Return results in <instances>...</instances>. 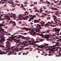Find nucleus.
I'll use <instances>...</instances> for the list:
<instances>
[{
    "label": "nucleus",
    "instance_id": "f257e3e1",
    "mask_svg": "<svg viewBox=\"0 0 61 61\" xmlns=\"http://www.w3.org/2000/svg\"><path fill=\"white\" fill-rule=\"evenodd\" d=\"M6 48H7V49H10V50H15V51H19V50H15V48H14L15 47V46H14L12 47H11L9 48L10 47H11V46L10 45H6Z\"/></svg>",
    "mask_w": 61,
    "mask_h": 61
},
{
    "label": "nucleus",
    "instance_id": "f03ea898",
    "mask_svg": "<svg viewBox=\"0 0 61 61\" xmlns=\"http://www.w3.org/2000/svg\"><path fill=\"white\" fill-rule=\"evenodd\" d=\"M17 43H20L18 44V45H20L21 44H22L23 45H25L26 43H27V42L26 41H23V42H22L21 41H20V40H17L16 42Z\"/></svg>",
    "mask_w": 61,
    "mask_h": 61
},
{
    "label": "nucleus",
    "instance_id": "7ed1b4c3",
    "mask_svg": "<svg viewBox=\"0 0 61 61\" xmlns=\"http://www.w3.org/2000/svg\"><path fill=\"white\" fill-rule=\"evenodd\" d=\"M40 35L42 37H44V36L46 38V39H48V38L50 37H49V35L48 34H46L45 35H43V34H40Z\"/></svg>",
    "mask_w": 61,
    "mask_h": 61
},
{
    "label": "nucleus",
    "instance_id": "20e7f679",
    "mask_svg": "<svg viewBox=\"0 0 61 61\" xmlns=\"http://www.w3.org/2000/svg\"><path fill=\"white\" fill-rule=\"evenodd\" d=\"M20 37H22V39H24V40H28V39H31V38H28V39H27L26 37L23 36L21 35H19L18 37H17L16 38L17 39H19V38H20Z\"/></svg>",
    "mask_w": 61,
    "mask_h": 61
},
{
    "label": "nucleus",
    "instance_id": "39448f33",
    "mask_svg": "<svg viewBox=\"0 0 61 61\" xmlns=\"http://www.w3.org/2000/svg\"><path fill=\"white\" fill-rule=\"evenodd\" d=\"M48 49H49V50H50L51 51H49V53H53L55 52L54 50V49H55V48H54L52 46L51 47V48L50 49V48H48Z\"/></svg>",
    "mask_w": 61,
    "mask_h": 61
},
{
    "label": "nucleus",
    "instance_id": "423d86ee",
    "mask_svg": "<svg viewBox=\"0 0 61 61\" xmlns=\"http://www.w3.org/2000/svg\"><path fill=\"white\" fill-rule=\"evenodd\" d=\"M60 30L58 28H54L53 29H52V32H54V31H55V32H56L57 31L58 32V34L59 33V32Z\"/></svg>",
    "mask_w": 61,
    "mask_h": 61
},
{
    "label": "nucleus",
    "instance_id": "0eeeda50",
    "mask_svg": "<svg viewBox=\"0 0 61 61\" xmlns=\"http://www.w3.org/2000/svg\"><path fill=\"white\" fill-rule=\"evenodd\" d=\"M14 50H12V51H10V53H9L8 54V55H11V54H13V55H16L17 54H16V53H15L14 54H13V53H15V51H14Z\"/></svg>",
    "mask_w": 61,
    "mask_h": 61
},
{
    "label": "nucleus",
    "instance_id": "6e6552de",
    "mask_svg": "<svg viewBox=\"0 0 61 61\" xmlns=\"http://www.w3.org/2000/svg\"><path fill=\"white\" fill-rule=\"evenodd\" d=\"M49 44H46L45 46L44 45H42L41 46V47L42 48H44V47H46V48L47 49V48L48 47L47 46Z\"/></svg>",
    "mask_w": 61,
    "mask_h": 61
},
{
    "label": "nucleus",
    "instance_id": "1a4fd4ad",
    "mask_svg": "<svg viewBox=\"0 0 61 61\" xmlns=\"http://www.w3.org/2000/svg\"><path fill=\"white\" fill-rule=\"evenodd\" d=\"M9 23L10 24H12L13 25H16V24H15V21H12V20H10V21H9Z\"/></svg>",
    "mask_w": 61,
    "mask_h": 61
},
{
    "label": "nucleus",
    "instance_id": "9d476101",
    "mask_svg": "<svg viewBox=\"0 0 61 61\" xmlns=\"http://www.w3.org/2000/svg\"><path fill=\"white\" fill-rule=\"evenodd\" d=\"M4 36H0V39H2L1 40L3 41H5V38H4Z\"/></svg>",
    "mask_w": 61,
    "mask_h": 61
},
{
    "label": "nucleus",
    "instance_id": "9b49d317",
    "mask_svg": "<svg viewBox=\"0 0 61 61\" xmlns=\"http://www.w3.org/2000/svg\"><path fill=\"white\" fill-rule=\"evenodd\" d=\"M28 18H29V17H28V16H25V17H23L22 19H23L24 20H27L28 19Z\"/></svg>",
    "mask_w": 61,
    "mask_h": 61
},
{
    "label": "nucleus",
    "instance_id": "f8f14e48",
    "mask_svg": "<svg viewBox=\"0 0 61 61\" xmlns=\"http://www.w3.org/2000/svg\"><path fill=\"white\" fill-rule=\"evenodd\" d=\"M50 30H46V31L43 32H42L43 34H45V33H46V34L47 33H50Z\"/></svg>",
    "mask_w": 61,
    "mask_h": 61
},
{
    "label": "nucleus",
    "instance_id": "ddd939ff",
    "mask_svg": "<svg viewBox=\"0 0 61 61\" xmlns=\"http://www.w3.org/2000/svg\"><path fill=\"white\" fill-rule=\"evenodd\" d=\"M7 53L4 52L1 50H0V55H3V54H6Z\"/></svg>",
    "mask_w": 61,
    "mask_h": 61
},
{
    "label": "nucleus",
    "instance_id": "4468645a",
    "mask_svg": "<svg viewBox=\"0 0 61 61\" xmlns=\"http://www.w3.org/2000/svg\"><path fill=\"white\" fill-rule=\"evenodd\" d=\"M4 44L3 43H0V46L3 47V48H5V46L4 45H2V44Z\"/></svg>",
    "mask_w": 61,
    "mask_h": 61
},
{
    "label": "nucleus",
    "instance_id": "2eb2a0df",
    "mask_svg": "<svg viewBox=\"0 0 61 61\" xmlns=\"http://www.w3.org/2000/svg\"><path fill=\"white\" fill-rule=\"evenodd\" d=\"M31 35H32V36H34L35 35H36V33L34 31H33L31 32Z\"/></svg>",
    "mask_w": 61,
    "mask_h": 61
},
{
    "label": "nucleus",
    "instance_id": "dca6fc26",
    "mask_svg": "<svg viewBox=\"0 0 61 61\" xmlns=\"http://www.w3.org/2000/svg\"><path fill=\"white\" fill-rule=\"evenodd\" d=\"M21 8H22V9H23L24 11H26V9L24 7V5H23V4H21Z\"/></svg>",
    "mask_w": 61,
    "mask_h": 61
},
{
    "label": "nucleus",
    "instance_id": "f3484780",
    "mask_svg": "<svg viewBox=\"0 0 61 61\" xmlns=\"http://www.w3.org/2000/svg\"><path fill=\"white\" fill-rule=\"evenodd\" d=\"M5 19H7V20H11V19L10 18V17L8 16V17L7 18H5Z\"/></svg>",
    "mask_w": 61,
    "mask_h": 61
},
{
    "label": "nucleus",
    "instance_id": "a211bd4d",
    "mask_svg": "<svg viewBox=\"0 0 61 61\" xmlns=\"http://www.w3.org/2000/svg\"><path fill=\"white\" fill-rule=\"evenodd\" d=\"M51 9H52V10H54L56 11L57 10V9L56 8L52 7L51 8Z\"/></svg>",
    "mask_w": 61,
    "mask_h": 61
},
{
    "label": "nucleus",
    "instance_id": "6ab92c4d",
    "mask_svg": "<svg viewBox=\"0 0 61 61\" xmlns=\"http://www.w3.org/2000/svg\"><path fill=\"white\" fill-rule=\"evenodd\" d=\"M11 36H13V37H12L11 38H12L14 39V38H15V37H16L17 36H14L13 35H11Z\"/></svg>",
    "mask_w": 61,
    "mask_h": 61
},
{
    "label": "nucleus",
    "instance_id": "aec40b11",
    "mask_svg": "<svg viewBox=\"0 0 61 61\" xmlns=\"http://www.w3.org/2000/svg\"><path fill=\"white\" fill-rule=\"evenodd\" d=\"M14 49L15 50H19L18 51H17V52H18V51H19V50H23V49L22 48H20L19 49V50H18V49H16V48H15Z\"/></svg>",
    "mask_w": 61,
    "mask_h": 61
},
{
    "label": "nucleus",
    "instance_id": "412c9836",
    "mask_svg": "<svg viewBox=\"0 0 61 61\" xmlns=\"http://www.w3.org/2000/svg\"><path fill=\"white\" fill-rule=\"evenodd\" d=\"M40 30L39 28H37V29H36V31L37 32H39Z\"/></svg>",
    "mask_w": 61,
    "mask_h": 61
},
{
    "label": "nucleus",
    "instance_id": "4be33fe9",
    "mask_svg": "<svg viewBox=\"0 0 61 61\" xmlns=\"http://www.w3.org/2000/svg\"><path fill=\"white\" fill-rule=\"evenodd\" d=\"M23 29L24 28L26 31H28V30H29L30 29L29 28H23Z\"/></svg>",
    "mask_w": 61,
    "mask_h": 61
},
{
    "label": "nucleus",
    "instance_id": "5701e85b",
    "mask_svg": "<svg viewBox=\"0 0 61 61\" xmlns=\"http://www.w3.org/2000/svg\"><path fill=\"white\" fill-rule=\"evenodd\" d=\"M34 23H38L39 22L38 20H34Z\"/></svg>",
    "mask_w": 61,
    "mask_h": 61
},
{
    "label": "nucleus",
    "instance_id": "b1692460",
    "mask_svg": "<svg viewBox=\"0 0 61 61\" xmlns=\"http://www.w3.org/2000/svg\"><path fill=\"white\" fill-rule=\"evenodd\" d=\"M59 42H58V43H56V46H60V45H59Z\"/></svg>",
    "mask_w": 61,
    "mask_h": 61
},
{
    "label": "nucleus",
    "instance_id": "393cba45",
    "mask_svg": "<svg viewBox=\"0 0 61 61\" xmlns=\"http://www.w3.org/2000/svg\"><path fill=\"white\" fill-rule=\"evenodd\" d=\"M5 43L6 44H7L6 45H10V42H9V41H7Z\"/></svg>",
    "mask_w": 61,
    "mask_h": 61
},
{
    "label": "nucleus",
    "instance_id": "a878e982",
    "mask_svg": "<svg viewBox=\"0 0 61 61\" xmlns=\"http://www.w3.org/2000/svg\"><path fill=\"white\" fill-rule=\"evenodd\" d=\"M52 16L54 19H56L57 18V17L55 16Z\"/></svg>",
    "mask_w": 61,
    "mask_h": 61
},
{
    "label": "nucleus",
    "instance_id": "bb28decb",
    "mask_svg": "<svg viewBox=\"0 0 61 61\" xmlns=\"http://www.w3.org/2000/svg\"><path fill=\"white\" fill-rule=\"evenodd\" d=\"M46 2L47 3V4L49 5H50V4H51L50 2H48V1L47 0H46Z\"/></svg>",
    "mask_w": 61,
    "mask_h": 61
},
{
    "label": "nucleus",
    "instance_id": "cd10ccee",
    "mask_svg": "<svg viewBox=\"0 0 61 61\" xmlns=\"http://www.w3.org/2000/svg\"><path fill=\"white\" fill-rule=\"evenodd\" d=\"M44 25L46 27L47 26H49V25H48V24H45Z\"/></svg>",
    "mask_w": 61,
    "mask_h": 61
},
{
    "label": "nucleus",
    "instance_id": "c85d7f7f",
    "mask_svg": "<svg viewBox=\"0 0 61 61\" xmlns=\"http://www.w3.org/2000/svg\"><path fill=\"white\" fill-rule=\"evenodd\" d=\"M15 15H16L15 14H13V17L14 18H15V17H16V16Z\"/></svg>",
    "mask_w": 61,
    "mask_h": 61
},
{
    "label": "nucleus",
    "instance_id": "c756f323",
    "mask_svg": "<svg viewBox=\"0 0 61 61\" xmlns=\"http://www.w3.org/2000/svg\"><path fill=\"white\" fill-rule=\"evenodd\" d=\"M25 49L26 50H28L29 49H31V48H25Z\"/></svg>",
    "mask_w": 61,
    "mask_h": 61
},
{
    "label": "nucleus",
    "instance_id": "7c9ffc66",
    "mask_svg": "<svg viewBox=\"0 0 61 61\" xmlns=\"http://www.w3.org/2000/svg\"><path fill=\"white\" fill-rule=\"evenodd\" d=\"M44 21H42L41 22V25H43L44 24H45V22H44Z\"/></svg>",
    "mask_w": 61,
    "mask_h": 61
},
{
    "label": "nucleus",
    "instance_id": "2f4dec72",
    "mask_svg": "<svg viewBox=\"0 0 61 61\" xmlns=\"http://www.w3.org/2000/svg\"><path fill=\"white\" fill-rule=\"evenodd\" d=\"M38 26L39 27V28L40 29H41L42 27H41V25H39Z\"/></svg>",
    "mask_w": 61,
    "mask_h": 61
},
{
    "label": "nucleus",
    "instance_id": "473e14b6",
    "mask_svg": "<svg viewBox=\"0 0 61 61\" xmlns=\"http://www.w3.org/2000/svg\"><path fill=\"white\" fill-rule=\"evenodd\" d=\"M21 34H22V35H27V34H28V33H20Z\"/></svg>",
    "mask_w": 61,
    "mask_h": 61
},
{
    "label": "nucleus",
    "instance_id": "72a5a7b5",
    "mask_svg": "<svg viewBox=\"0 0 61 61\" xmlns=\"http://www.w3.org/2000/svg\"><path fill=\"white\" fill-rule=\"evenodd\" d=\"M29 19H30V20H33L34 19V18H33V17H30L29 18Z\"/></svg>",
    "mask_w": 61,
    "mask_h": 61
},
{
    "label": "nucleus",
    "instance_id": "f704fd0d",
    "mask_svg": "<svg viewBox=\"0 0 61 61\" xmlns=\"http://www.w3.org/2000/svg\"><path fill=\"white\" fill-rule=\"evenodd\" d=\"M50 26H52V27H55V26H56V25H51Z\"/></svg>",
    "mask_w": 61,
    "mask_h": 61
},
{
    "label": "nucleus",
    "instance_id": "c9c22d12",
    "mask_svg": "<svg viewBox=\"0 0 61 61\" xmlns=\"http://www.w3.org/2000/svg\"><path fill=\"white\" fill-rule=\"evenodd\" d=\"M5 35L6 36H10V35H11L10 33L6 34Z\"/></svg>",
    "mask_w": 61,
    "mask_h": 61
},
{
    "label": "nucleus",
    "instance_id": "e433bc0d",
    "mask_svg": "<svg viewBox=\"0 0 61 61\" xmlns=\"http://www.w3.org/2000/svg\"><path fill=\"white\" fill-rule=\"evenodd\" d=\"M29 14V12H27V14H23V15H28V14Z\"/></svg>",
    "mask_w": 61,
    "mask_h": 61
},
{
    "label": "nucleus",
    "instance_id": "4c0bfd02",
    "mask_svg": "<svg viewBox=\"0 0 61 61\" xmlns=\"http://www.w3.org/2000/svg\"><path fill=\"white\" fill-rule=\"evenodd\" d=\"M33 9L34 10H36V9H37V8L36 7H34L33 8Z\"/></svg>",
    "mask_w": 61,
    "mask_h": 61
},
{
    "label": "nucleus",
    "instance_id": "58836bf2",
    "mask_svg": "<svg viewBox=\"0 0 61 61\" xmlns=\"http://www.w3.org/2000/svg\"><path fill=\"white\" fill-rule=\"evenodd\" d=\"M3 26V24H0V27H1V26Z\"/></svg>",
    "mask_w": 61,
    "mask_h": 61
},
{
    "label": "nucleus",
    "instance_id": "ea45409f",
    "mask_svg": "<svg viewBox=\"0 0 61 61\" xmlns=\"http://www.w3.org/2000/svg\"><path fill=\"white\" fill-rule=\"evenodd\" d=\"M32 40L31 41L32 42H33L34 41V40H35L34 39H31Z\"/></svg>",
    "mask_w": 61,
    "mask_h": 61
},
{
    "label": "nucleus",
    "instance_id": "a19ab883",
    "mask_svg": "<svg viewBox=\"0 0 61 61\" xmlns=\"http://www.w3.org/2000/svg\"><path fill=\"white\" fill-rule=\"evenodd\" d=\"M19 24H22V22H21V21H20L19 22Z\"/></svg>",
    "mask_w": 61,
    "mask_h": 61
},
{
    "label": "nucleus",
    "instance_id": "79ce46f5",
    "mask_svg": "<svg viewBox=\"0 0 61 61\" xmlns=\"http://www.w3.org/2000/svg\"><path fill=\"white\" fill-rule=\"evenodd\" d=\"M39 40L41 42H42V41H43V39H40Z\"/></svg>",
    "mask_w": 61,
    "mask_h": 61
},
{
    "label": "nucleus",
    "instance_id": "37998d69",
    "mask_svg": "<svg viewBox=\"0 0 61 61\" xmlns=\"http://www.w3.org/2000/svg\"><path fill=\"white\" fill-rule=\"evenodd\" d=\"M19 15L20 16H19V17L20 18V17H22V16H21V15Z\"/></svg>",
    "mask_w": 61,
    "mask_h": 61
},
{
    "label": "nucleus",
    "instance_id": "c03bdc74",
    "mask_svg": "<svg viewBox=\"0 0 61 61\" xmlns=\"http://www.w3.org/2000/svg\"><path fill=\"white\" fill-rule=\"evenodd\" d=\"M12 11H15V9L14 8H13L12 9Z\"/></svg>",
    "mask_w": 61,
    "mask_h": 61
},
{
    "label": "nucleus",
    "instance_id": "a18cd8bd",
    "mask_svg": "<svg viewBox=\"0 0 61 61\" xmlns=\"http://www.w3.org/2000/svg\"><path fill=\"white\" fill-rule=\"evenodd\" d=\"M54 3H55L56 4H57V3H57V1H54Z\"/></svg>",
    "mask_w": 61,
    "mask_h": 61
},
{
    "label": "nucleus",
    "instance_id": "49530a36",
    "mask_svg": "<svg viewBox=\"0 0 61 61\" xmlns=\"http://www.w3.org/2000/svg\"><path fill=\"white\" fill-rule=\"evenodd\" d=\"M34 4H35V5H37V2H35L34 3Z\"/></svg>",
    "mask_w": 61,
    "mask_h": 61
},
{
    "label": "nucleus",
    "instance_id": "de8ad7c7",
    "mask_svg": "<svg viewBox=\"0 0 61 61\" xmlns=\"http://www.w3.org/2000/svg\"><path fill=\"white\" fill-rule=\"evenodd\" d=\"M36 17V16L35 15H34L33 16H32L33 18H34V17Z\"/></svg>",
    "mask_w": 61,
    "mask_h": 61
},
{
    "label": "nucleus",
    "instance_id": "09e8293b",
    "mask_svg": "<svg viewBox=\"0 0 61 61\" xmlns=\"http://www.w3.org/2000/svg\"><path fill=\"white\" fill-rule=\"evenodd\" d=\"M43 7L44 8V9H45V10H46V8H45V7Z\"/></svg>",
    "mask_w": 61,
    "mask_h": 61
},
{
    "label": "nucleus",
    "instance_id": "8fccbe9b",
    "mask_svg": "<svg viewBox=\"0 0 61 61\" xmlns=\"http://www.w3.org/2000/svg\"><path fill=\"white\" fill-rule=\"evenodd\" d=\"M43 15H44L45 16H46V14H45V13H43Z\"/></svg>",
    "mask_w": 61,
    "mask_h": 61
},
{
    "label": "nucleus",
    "instance_id": "3c124183",
    "mask_svg": "<svg viewBox=\"0 0 61 61\" xmlns=\"http://www.w3.org/2000/svg\"><path fill=\"white\" fill-rule=\"evenodd\" d=\"M15 2H16V3H19V1H18V0H16V1H15Z\"/></svg>",
    "mask_w": 61,
    "mask_h": 61
},
{
    "label": "nucleus",
    "instance_id": "603ef678",
    "mask_svg": "<svg viewBox=\"0 0 61 61\" xmlns=\"http://www.w3.org/2000/svg\"><path fill=\"white\" fill-rule=\"evenodd\" d=\"M4 2H7V0H4Z\"/></svg>",
    "mask_w": 61,
    "mask_h": 61
},
{
    "label": "nucleus",
    "instance_id": "864d4df0",
    "mask_svg": "<svg viewBox=\"0 0 61 61\" xmlns=\"http://www.w3.org/2000/svg\"><path fill=\"white\" fill-rule=\"evenodd\" d=\"M37 16H38V17H40V15H39V14H38V15H37Z\"/></svg>",
    "mask_w": 61,
    "mask_h": 61
},
{
    "label": "nucleus",
    "instance_id": "5fc2aeb1",
    "mask_svg": "<svg viewBox=\"0 0 61 61\" xmlns=\"http://www.w3.org/2000/svg\"><path fill=\"white\" fill-rule=\"evenodd\" d=\"M40 46H38V47H39V48H41V47H40Z\"/></svg>",
    "mask_w": 61,
    "mask_h": 61
},
{
    "label": "nucleus",
    "instance_id": "6e6d98bb",
    "mask_svg": "<svg viewBox=\"0 0 61 61\" xmlns=\"http://www.w3.org/2000/svg\"><path fill=\"white\" fill-rule=\"evenodd\" d=\"M8 17V16H5L4 17Z\"/></svg>",
    "mask_w": 61,
    "mask_h": 61
},
{
    "label": "nucleus",
    "instance_id": "4d7b16f0",
    "mask_svg": "<svg viewBox=\"0 0 61 61\" xmlns=\"http://www.w3.org/2000/svg\"><path fill=\"white\" fill-rule=\"evenodd\" d=\"M53 22V21H51V22H50V24H51H51H53V22Z\"/></svg>",
    "mask_w": 61,
    "mask_h": 61
},
{
    "label": "nucleus",
    "instance_id": "13d9d810",
    "mask_svg": "<svg viewBox=\"0 0 61 61\" xmlns=\"http://www.w3.org/2000/svg\"><path fill=\"white\" fill-rule=\"evenodd\" d=\"M1 3H2V4H5V2H4L3 1L1 2Z\"/></svg>",
    "mask_w": 61,
    "mask_h": 61
},
{
    "label": "nucleus",
    "instance_id": "bf43d9fd",
    "mask_svg": "<svg viewBox=\"0 0 61 61\" xmlns=\"http://www.w3.org/2000/svg\"><path fill=\"white\" fill-rule=\"evenodd\" d=\"M44 17V15H42L41 16H40V17Z\"/></svg>",
    "mask_w": 61,
    "mask_h": 61
},
{
    "label": "nucleus",
    "instance_id": "052dcab7",
    "mask_svg": "<svg viewBox=\"0 0 61 61\" xmlns=\"http://www.w3.org/2000/svg\"><path fill=\"white\" fill-rule=\"evenodd\" d=\"M38 20V22H39V21H40L41 20H40V19H39Z\"/></svg>",
    "mask_w": 61,
    "mask_h": 61
},
{
    "label": "nucleus",
    "instance_id": "680f3d73",
    "mask_svg": "<svg viewBox=\"0 0 61 61\" xmlns=\"http://www.w3.org/2000/svg\"><path fill=\"white\" fill-rule=\"evenodd\" d=\"M28 12V11H26V12H25V14H26V13H27Z\"/></svg>",
    "mask_w": 61,
    "mask_h": 61
},
{
    "label": "nucleus",
    "instance_id": "e2e57ef3",
    "mask_svg": "<svg viewBox=\"0 0 61 61\" xmlns=\"http://www.w3.org/2000/svg\"><path fill=\"white\" fill-rule=\"evenodd\" d=\"M58 38H58V37H57L56 38H55V39H58Z\"/></svg>",
    "mask_w": 61,
    "mask_h": 61
},
{
    "label": "nucleus",
    "instance_id": "0e129e2a",
    "mask_svg": "<svg viewBox=\"0 0 61 61\" xmlns=\"http://www.w3.org/2000/svg\"><path fill=\"white\" fill-rule=\"evenodd\" d=\"M16 34H17V33H15L13 34L15 35H16Z\"/></svg>",
    "mask_w": 61,
    "mask_h": 61
},
{
    "label": "nucleus",
    "instance_id": "69168bd1",
    "mask_svg": "<svg viewBox=\"0 0 61 61\" xmlns=\"http://www.w3.org/2000/svg\"><path fill=\"white\" fill-rule=\"evenodd\" d=\"M61 48H60V49L59 52H61Z\"/></svg>",
    "mask_w": 61,
    "mask_h": 61
},
{
    "label": "nucleus",
    "instance_id": "338daca9",
    "mask_svg": "<svg viewBox=\"0 0 61 61\" xmlns=\"http://www.w3.org/2000/svg\"><path fill=\"white\" fill-rule=\"evenodd\" d=\"M13 7H15V5H14L13 6Z\"/></svg>",
    "mask_w": 61,
    "mask_h": 61
},
{
    "label": "nucleus",
    "instance_id": "774afa93",
    "mask_svg": "<svg viewBox=\"0 0 61 61\" xmlns=\"http://www.w3.org/2000/svg\"><path fill=\"white\" fill-rule=\"evenodd\" d=\"M44 25H41V26H44Z\"/></svg>",
    "mask_w": 61,
    "mask_h": 61
}]
</instances>
